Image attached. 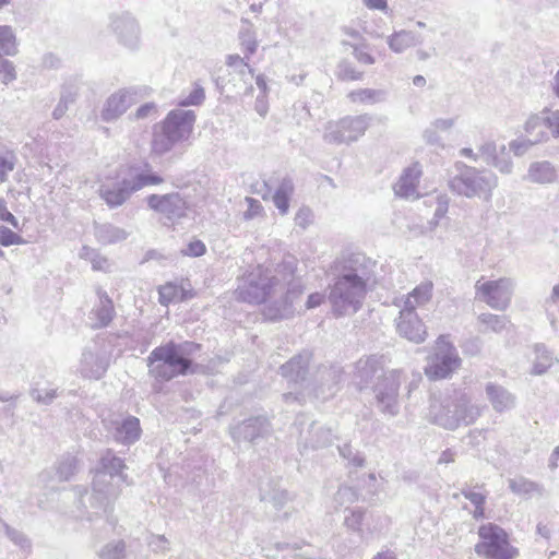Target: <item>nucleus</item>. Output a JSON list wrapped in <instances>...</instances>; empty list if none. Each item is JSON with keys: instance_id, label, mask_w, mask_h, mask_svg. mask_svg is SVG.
I'll list each match as a JSON object with an SVG mask.
<instances>
[{"instance_id": "obj_1", "label": "nucleus", "mask_w": 559, "mask_h": 559, "mask_svg": "<svg viewBox=\"0 0 559 559\" xmlns=\"http://www.w3.org/2000/svg\"><path fill=\"white\" fill-rule=\"evenodd\" d=\"M201 345L191 341H168L155 347L146 358L147 373L158 382H168L177 377L194 374L198 365L193 355Z\"/></svg>"}, {"instance_id": "obj_2", "label": "nucleus", "mask_w": 559, "mask_h": 559, "mask_svg": "<svg viewBox=\"0 0 559 559\" xmlns=\"http://www.w3.org/2000/svg\"><path fill=\"white\" fill-rule=\"evenodd\" d=\"M99 463L100 467L93 479V492L88 498L91 507L94 509L87 515L88 521L93 520V515L107 514L114 510L112 500L118 496V491L109 484L107 477L112 479L115 476H119L121 480H126V476L122 474L126 467L123 460L118 457L112 450H106Z\"/></svg>"}, {"instance_id": "obj_3", "label": "nucleus", "mask_w": 559, "mask_h": 559, "mask_svg": "<svg viewBox=\"0 0 559 559\" xmlns=\"http://www.w3.org/2000/svg\"><path fill=\"white\" fill-rule=\"evenodd\" d=\"M197 115L191 109H173L154 127L152 152L163 156L179 143L187 141L193 132Z\"/></svg>"}, {"instance_id": "obj_4", "label": "nucleus", "mask_w": 559, "mask_h": 559, "mask_svg": "<svg viewBox=\"0 0 559 559\" xmlns=\"http://www.w3.org/2000/svg\"><path fill=\"white\" fill-rule=\"evenodd\" d=\"M475 554L481 559H516L520 550L512 544L509 533L493 523L481 524L477 531Z\"/></svg>"}, {"instance_id": "obj_5", "label": "nucleus", "mask_w": 559, "mask_h": 559, "mask_svg": "<svg viewBox=\"0 0 559 559\" xmlns=\"http://www.w3.org/2000/svg\"><path fill=\"white\" fill-rule=\"evenodd\" d=\"M436 349L431 362L425 368V374L431 381L450 378L462 365V359L448 336L440 335L436 340Z\"/></svg>"}, {"instance_id": "obj_6", "label": "nucleus", "mask_w": 559, "mask_h": 559, "mask_svg": "<svg viewBox=\"0 0 559 559\" xmlns=\"http://www.w3.org/2000/svg\"><path fill=\"white\" fill-rule=\"evenodd\" d=\"M108 27L116 36L117 41L127 49L140 48L141 26L132 13L124 11L110 14Z\"/></svg>"}, {"instance_id": "obj_7", "label": "nucleus", "mask_w": 559, "mask_h": 559, "mask_svg": "<svg viewBox=\"0 0 559 559\" xmlns=\"http://www.w3.org/2000/svg\"><path fill=\"white\" fill-rule=\"evenodd\" d=\"M475 288L476 295L493 309L504 310L510 305L512 284L509 278L501 277L495 281H478Z\"/></svg>"}, {"instance_id": "obj_8", "label": "nucleus", "mask_w": 559, "mask_h": 559, "mask_svg": "<svg viewBox=\"0 0 559 559\" xmlns=\"http://www.w3.org/2000/svg\"><path fill=\"white\" fill-rule=\"evenodd\" d=\"M147 206L162 214L168 221H175L186 215L187 202L178 192L166 194H150L146 198Z\"/></svg>"}, {"instance_id": "obj_9", "label": "nucleus", "mask_w": 559, "mask_h": 559, "mask_svg": "<svg viewBox=\"0 0 559 559\" xmlns=\"http://www.w3.org/2000/svg\"><path fill=\"white\" fill-rule=\"evenodd\" d=\"M126 179L132 194L145 187L158 186L165 181L158 173L154 171L153 166L146 160L129 165L128 177H126Z\"/></svg>"}, {"instance_id": "obj_10", "label": "nucleus", "mask_w": 559, "mask_h": 559, "mask_svg": "<svg viewBox=\"0 0 559 559\" xmlns=\"http://www.w3.org/2000/svg\"><path fill=\"white\" fill-rule=\"evenodd\" d=\"M401 336L414 343H423L428 335L426 325L419 316L412 309H403L397 322Z\"/></svg>"}, {"instance_id": "obj_11", "label": "nucleus", "mask_w": 559, "mask_h": 559, "mask_svg": "<svg viewBox=\"0 0 559 559\" xmlns=\"http://www.w3.org/2000/svg\"><path fill=\"white\" fill-rule=\"evenodd\" d=\"M135 92L131 88H122L111 94L105 102L100 117L106 122H111L122 116L134 102Z\"/></svg>"}, {"instance_id": "obj_12", "label": "nucleus", "mask_w": 559, "mask_h": 559, "mask_svg": "<svg viewBox=\"0 0 559 559\" xmlns=\"http://www.w3.org/2000/svg\"><path fill=\"white\" fill-rule=\"evenodd\" d=\"M453 192L467 198L475 197L481 189V178L476 168L463 165L459 175L450 180Z\"/></svg>"}, {"instance_id": "obj_13", "label": "nucleus", "mask_w": 559, "mask_h": 559, "mask_svg": "<svg viewBox=\"0 0 559 559\" xmlns=\"http://www.w3.org/2000/svg\"><path fill=\"white\" fill-rule=\"evenodd\" d=\"M526 140L524 143H512L511 148L515 154H521L526 146L538 144L548 139V129L544 115L530 117L524 126Z\"/></svg>"}, {"instance_id": "obj_14", "label": "nucleus", "mask_w": 559, "mask_h": 559, "mask_svg": "<svg viewBox=\"0 0 559 559\" xmlns=\"http://www.w3.org/2000/svg\"><path fill=\"white\" fill-rule=\"evenodd\" d=\"M109 366V359L105 354L94 353L85 348L80 360L79 371L84 378L100 379Z\"/></svg>"}, {"instance_id": "obj_15", "label": "nucleus", "mask_w": 559, "mask_h": 559, "mask_svg": "<svg viewBox=\"0 0 559 559\" xmlns=\"http://www.w3.org/2000/svg\"><path fill=\"white\" fill-rule=\"evenodd\" d=\"M366 292L365 282L356 274H346L341 276L331 293L335 299L352 300L356 296H361Z\"/></svg>"}, {"instance_id": "obj_16", "label": "nucleus", "mask_w": 559, "mask_h": 559, "mask_svg": "<svg viewBox=\"0 0 559 559\" xmlns=\"http://www.w3.org/2000/svg\"><path fill=\"white\" fill-rule=\"evenodd\" d=\"M423 170L418 163L406 168L394 185V192L401 198H418L417 188L419 185Z\"/></svg>"}, {"instance_id": "obj_17", "label": "nucleus", "mask_w": 559, "mask_h": 559, "mask_svg": "<svg viewBox=\"0 0 559 559\" xmlns=\"http://www.w3.org/2000/svg\"><path fill=\"white\" fill-rule=\"evenodd\" d=\"M141 433L140 419L128 415L122 420L115 423L112 437L119 443L133 444L140 439Z\"/></svg>"}, {"instance_id": "obj_18", "label": "nucleus", "mask_w": 559, "mask_h": 559, "mask_svg": "<svg viewBox=\"0 0 559 559\" xmlns=\"http://www.w3.org/2000/svg\"><path fill=\"white\" fill-rule=\"evenodd\" d=\"M127 179L114 183H104L99 187V195L109 207L121 206L132 195Z\"/></svg>"}, {"instance_id": "obj_19", "label": "nucleus", "mask_w": 559, "mask_h": 559, "mask_svg": "<svg viewBox=\"0 0 559 559\" xmlns=\"http://www.w3.org/2000/svg\"><path fill=\"white\" fill-rule=\"evenodd\" d=\"M99 304L93 309V313L97 319L94 328L102 329L108 326L115 318L116 311L112 299L102 288H97Z\"/></svg>"}, {"instance_id": "obj_20", "label": "nucleus", "mask_w": 559, "mask_h": 559, "mask_svg": "<svg viewBox=\"0 0 559 559\" xmlns=\"http://www.w3.org/2000/svg\"><path fill=\"white\" fill-rule=\"evenodd\" d=\"M527 177L534 183L549 185L557 180L558 173L549 162H536L531 165Z\"/></svg>"}, {"instance_id": "obj_21", "label": "nucleus", "mask_w": 559, "mask_h": 559, "mask_svg": "<svg viewBox=\"0 0 559 559\" xmlns=\"http://www.w3.org/2000/svg\"><path fill=\"white\" fill-rule=\"evenodd\" d=\"M368 128L364 117H347L337 123V132L348 141H354L365 133Z\"/></svg>"}, {"instance_id": "obj_22", "label": "nucleus", "mask_w": 559, "mask_h": 559, "mask_svg": "<svg viewBox=\"0 0 559 559\" xmlns=\"http://www.w3.org/2000/svg\"><path fill=\"white\" fill-rule=\"evenodd\" d=\"M433 293V284L429 281L417 285L406 297L405 309L415 311L417 307H421L430 301Z\"/></svg>"}, {"instance_id": "obj_23", "label": "nucleus", "mask_w": 559, "mask_h": 559, "mask_svg": "<svg viewBox=\"0 0 559 559\" xmlns=\"http://www.w3.org/2000/svg\"><path fill=\"white\" fill-rule=\"evenodd\" d=\"M95 237L98 242L103 245H110L127 239L128 233L112 224H96L95 225Z\"/></svg>"}, {"instance_id": "obj_24", "label": "nucleus", "mask_w": 559, "mask_h": 559, "mask_svg": "<svg viewBox=\"0 0 559 559\" xmlns=\"http://www.w3.org/2000/svg\"><path fill=\"white\" fill-rule=\"evenodd\" d=\"M0 52L11 57L19 52L17 38L10 25H0Z\"/></svg>"}, {"instance_id": "obj_25", "label": "nucleus", "mask_w": 559, "mask_h": 559, "mask_svg": "<svg viewBox=\"0 0 559 559\" xmlns=\"http://www.w3.org/2000/svg\"><path fill=\"white\" fill-rule=\"evenodd\" d=\"M76 95H78V87L75 85L66 84L62 87L60 100L52 111L53 119L59 120L60 118H62L64 116V114L67 112V110L69 108V105L73 104L75 102Z\"/></svg>"}, {"instance_id": "obj_26", "label": "nucleus", "mask_w": 559, "mask_h": 559, "mask_svg": "<svg viewBox=\"0 0 559 559\" xmlns=\"http://www.w3.org/2000/svg\"><path fill=\"white\" fill-rule=\"evenodd\" d=\"M56 471L60 481H68L79 471V461L70 454L63 455L58 461Z\"/></svg>"}, {"instance_id": "obj_27", "label": "nucleus", "mask_w": 559, "mask_h": 559, "mask_svg": "<svg viewBox=\"0 0 559 559\" xmlns=\"http://www.w3.org/2000/svg\"><path fill=\"white\" fill-rule=\"evenodd\" d=\"M127 552V545L124 540H111L105 544L98 551L97 556L100 559H123Z\"/></svg>"}, {"instance_id": "obj_28", "label": "nucleus", "mask_w": 559, "mask_h": 559, "mask_svg": "<svg viewBox=\"0 0 559 559\" xmlns=\"http://www.w3.org/2000/svg\"><path fill=\"white\" fill-rule=\"evenodd\" d=\"M294 187L290 181H283L273 195V202L282 214H286L289 207V197Z\"/></svg>"}, {"instance_id": "obj_29", "label": "nucleus", "mask_w": 559, "mask_h": 559, "mask_svg": "<svg viewBox=\"0 0 559 559\" xmlns=\"http://www.w3.org/2000/svg\"><path fill=\"white\" fill-rule=\"evenodd\" d=\"M17 163L16 154L11 150L0 148V183L9 179V173L13 171Z\"/></svg>"}, {"instance_id": "obj_30", "label": "nucleus", "mask_w": 559, "mask_h": 559, "mask_svg": "<svg viewBox=\"0 0 559 559\" xmlns=\"http://www.w3.org/2000/svg\"><path fill=\"white\" fill-rule=\"evenodd\" d=\"M4 532L8 538L16 546H19L21 549H29L32 546V543L29 538L21 531L15 530L8 525L7 523H3Z\"/></svg>"}, {"instance_id": "obj_31", "label": "nucleus", "mask_w": 559, "mask_h": 559, "mask_svg": "<svg viewBox=\"0 0 559 559\" xmlns=\"http://www.w3.org/2000/svg\"><path fill=\"white\" fill-rule=\"evenodd\" d=\"M412 44V37L406 32L394 33L390 39L389 45L395 52H402Z\"/></svg>"}, {"instance_id": "obj_32", "label": "nucleus", "mask_w": 559, "mask_h": 559, "mask_svg": "<svg viewBox=\"0 0 559 559\" xmlns=\"http://www.w3.org/2000/svg\"><path fill=\"white\" fill-rule=\"evenodd\" d=\"M0 75H1V82L4 85H8L11 82L16 80V71H15L14 63L12 61L3 58L1 52H0Z\"/></svg>"}, {"instance_id": "obj_33", "label": "nucleus", "mask_w": 559, "mask_h": 559, "mask_svg": "<svg viewBox=\"0 0 559 559\" xmlns=\"http://www.w3.org/2000/svg\"><path fill=\"white\" fill-rule=\"evenodd\" d=\"M17 394H11L9 392H0V417L4 416H13L15 402L17 400Z\"/></svg>"}, {"instance_id": "obj_34", "label": "nucleus", "mask_w": 559, "mask_h": 559, "mask_svg": "<svg viewBox=\"0 0 559 559\" xmlns=\"http://www.w3.org/2000/svg\"><path fill=\"white\" fill-rule=\"evenodd\" d=\"M377 91L370 88H360L348 94L349 99L357 104H369L377 99Z\"/></svg>"}, {"instance_id": "obj_35", "label": "nucleus", "mask_w": 559, "mask_h": 559, "mask_svg": "<svg viewBox=\"0 0 559 559\" xmlns=\"http://www.w3.org/2000/svg\"><path fill=\"white\" fill-rule=\"evenodd\" d=\"M479 320L487 331L499 332L506 326L504 318L497 314H483Z\"/></svg>"}, {"instance_id": "obj_36", "label": "nucleus", "mask_w": 559, "mask_h": 559, "mask_svg": "<svg viewBox=\"0 0 559 559\" xmlns=\"http://www.w3.org/2000/svg\"><path fill=\"white\" fill-rule=\"evenodd\" d=\"M29 395L32 396V399L35 402H37L39 404L49 405L57 397V390L56 389L40 390V389L34 388L29 391Z\"/></svg>"}, {"instance_id": "obj_37", "label": "nucleus", "mask_w": 559, "mask_h": 559, "mask_svg": "<svg viewBox=\"0 0 559 559\" xmlns=\"http://www.w3.org/2000/svg\"><path fill=\"white\" fill-rule=\"evenodd\" d=\"M26 241L16 233L5 226H0V245L9 247L12 245H23Z\"/></svg>"}, {"instance_id": "obj_38", "label": "nucleus", "mask_w": 559, "mask_h": 559, "mask_svg": "<svg viewBox=\"0 0 559 559\" xmlns=\"http://www.w3.org/2000/svg\"><path fill=\"white\" fill-rule=\"evenodd\" d=\"M543 115L546 120L548 133L559 138V110L545 109Z\"/></svg>"}, {"instance_id": "obj_39", "label": "nucleus", "mask_w": 559, "mask_h": 559, "mask_svg": "<svg viewBox=\"0 0 559 559\" xmlns=\"http://www.w3.org/2000/svg\"><path fill=\"white\" fill-rule=\"evenodd\" d=\"M362 75L364 73L361 71H356L347 61L338 66V78L343 81H358L362 79Z\"/></svg>"}, {"instance_id": "obj_40", "label": "nucleus", "mask_w": 559, "mask_h": 559, "mask_svg": "<svg viewBox=\"0 0 559 559\" xmlns=\"http://www.w3.org/2000/svg\"><path fill=\"white\" fill-rule=\"evenodd\" d=\"M205 98L204 88L198 84H195L194 88L190 92V94L180 100L181 106H199L203 103Z\"/></svg>"}, {"instance_id": "obj_41", "label": "nucleus", "mask_w": 559, "mask_h": 559, "mask_svg": "<svg viewBox=\"0 0 559 559\" xmlns=\"http://www.w3.org/2000/svg\"><path fill=\"white\" fill-rule=\"evenodd\" d=\"M180 252L182 255L198 258L206 252V247L201 240H193L186 248L181 249Z\"/></svg>"}, {"instance_id": "obj_42", "label": "nucleus", "mask_w": 559, "mask_h": 559, "mask_svg": "<svg viewBox=\"0 0 559 559\" xmlns=\"http://www.w3.org/2000/svg\"><path fill=\"white\" fill-rule=\"evenodd\" d=\"M177 287L173 284H166L159 289V302L164 306L170 304L176 296Z\"/></svg>"}, {"instance_id": "obj_43", "label": "nucleus", "mask_w": 559, "mask_h": 559, "mask_svg": "<svg viewBox=\"0 0 559 559\" xmlns=\"http://www.w3.org/2000/svg\"><path fill=\"white\" fill-rule=\"evenodd\" d=\"M226 64L231 68L235 72H238L239 80L242 81V70L245 68V59L239 55H228Z\"/></svg>"}, {"instance_id": "obj_44", "label": "nucleus", "mask_w": 559, "mask_h": 559, "mask_svg": "<svg viewBox=\"0 0 559 559\" xmlns=\"http://www.w3.org/2000/svg\"><path fill=\"white\" fill-rule=\"evenodd\" d=\"M0 219L10 224L12 227L19 229V221L16 217L8 210L7 203L3 199H0Z\"/></svg>"}, {"instance_id": "obj_45", "label": "nucleus", "mask_w": 559, "mask_h": 559, "mask_svg": "<svg viewBox=\"0 0 559 559\" xmlns=\"http://www.w3.org/2000/svg\"><path fill=\"white\" fill-rule=\"evenodd\" d=\"M354 57L358 62L362 64L369 66L374 63V58L371 56V53L359 46L354 47Z\"/></svg>"}, {"instance_id": "obj_46", "label": "nucleus", "mask_w": 559, "mask_h": 559, "mask_svg": "<svg viewBox=\"0 0 559 559\" xmlns=\"http://www.w3.org/2000/svg\"><path fill=\"white\" fill-rule=\"evenodd\" d=\"M157 111V107L154 103H145L143 105H141L135 114H134V117L136 119H145L147 117H150L152 114H155Z\"/></svg>"}, {"instance_id": "obj_47", "label": "nucleus", "mask_w": 559, "mask_h": 559, "mask_svg": "<svg viewBox=\"0 0 559 559\" xmlns=\"http://www.w3.org/2000/svg\"><path fill=\"white\" fill-rule=\"evenodd\" d=\"M168 540L164 535L154 536V538L150 542V546L154 551L165 552L168 550Z\"/></svg>"}, {"instance_id": "obj_48", "label": "nucleus", "mask_w": 559, "mask_h": 559, "mask_svg": "<svg viewBox=\"0 0 559 559\" xmlns=\"http://www.w3.org/2000/svg\"><path fill=\"white\" fill-rule=\"evenodd\" d=\"M229 433L235 442L240 443L245 438V429L242 428V423L238 421L237 424L230 425Z\"/></svg>"}, {"instance_id": "obj_49", "label": "nucleus", "mask_w": 559, "mask_h": 559, "mask_svg": "<svg viewBox=\"0 0 559 559\" xmlns=\"http://www.w3.org/2000/svg\"><path fill=\"white\" fill-rule=\"evenodd\" d=\"M463 496L468 499L475 507L478 504H485L486 502V496L481 492L465 490L463 491Z\"/></svg>"}, {"instance_id": "obj_50", "label": "nucleus", "mask_w": 559, "mask_h": 559, "mask_svg": "<svg viewBox=\"0 0 559 559\" xmlns=\"http://www.w3.org/2000/svg\"><path fill=\"white\" fill-rule=\"evenodd\" d=\"M61 64V60L52 52H48L43 57V66L47 69H57Z\"/></svg>"}, {"instance_id": "obj_51", "label": "nucleus", "mask_w": 559, "mask_h": 559, "mask_svg": "<svg viewBox=\"0 0 559 559\" xmlns=\"http://www.w3.org/2000/svg\"><path fill=\"white\" fill-rule=\"evenodd\" d=\"M274 281L272 278L265 277L260 282L251 283L252 289H258L259 287L263 290V295H266L269 290L273 287Z\"/></svg>"}, {"instance_id": "obj_52", "label": "nucleus", "mask_w": 559, "mask_h": 559, "mask_svg": "<svg viewBox=\"0 0 559 559\" xmlns=\"http://www.w3.org/2000/svg\"><path fill=\"white\" fill-rule=\"evenodd\" d=\"M324 301V295L320 293H313L308 297L307 308L312 309L320 306Z\"/></svg>"}, {"instance_id": "obj_53", "label": "nucleus", "mask_w": 559, "mask_h": 559, "mask_svg": "<svg viewBox=\"0 0 559 559\" xmlns=\"http://www.w3.org/2000/svg\"><path fill=\"white\" fill-rule=\"evenodd\" d=\"M91 263L94 270H103L107 263L106 258L99 255L97 252L91 258Z\"/></svg>"}, {"instance_id": "obj_54", "label": "nucleus", "mask_w": 559, "mask_h": 559, "mask_svg": "<svg viewBox=\"0 0 559 559\" xmlns=\"http://www.w3.org/2000/svg\"><path fill=\"white\" fill-rule=\"evenodd\" d=\"M364 2L371 10L386 9V0H364Z\"/></svg>"}, {"instance_id": "obj_55", "label": "nucleus", "mask_w": 559, "mask_h": 559, "mask_svg": "<svg viewBox=\"0 0 559 559\" xmlns=\"http://www.w3.org/2000/svg\"><path fill=\"white\" fill-rule=\"evenodd\" d=\"M448 204H449V202H448V199H447V198H443V197H442V198H440V200H439V207H438V210H437V215H438L439 217L444 216V214H445V213H447V211H448Z\"/></svg>"}, {"instance_id": "obj_56", "label": "nucleus", "mask_w": 559, "mask_h": 559, "mask_svg": "<svg viewBox=\"0 0 559 559\" xmlns=\"http://www.w3.org/2000/svg\"><path fill=\"white\" fill-rule=\"evenodd\" d=\"M486 516L485 504H478L473 511V518L475 520H481Z\"/></svg>"}, {"instance_id": "obj_57", "label": "nucleus", "mask_w": 559, "mask_h": 559, "mask_svg": "<svg viewBox=\"0 0 559 559\" xmlns=\"http://www.w3.org/2000/svg\"><path fill=\"white\" fill-rule=\"evenodd\" d=\"M257 84H258V86L260 88V92H261L262 96L265 97L266 96V90H267L265 80L263 78L258 76L257 78Z\"/></svg>"}, {"instance_id": "obj_58", "label": "nucleus", "mask_w": 559, "mask_h": 559, "mask_svg": "<svg viewBox=\"0 0 559 559\" xmlns=\"http://www.w3.org/2000/svg\"><path fill=\"white\" fill-rule=\"evenodd\" d=\"M95 253H96V252H95V250H93V249H91V248H88V247H83V249H82V254H81V255L91 260V258H92Z\"/></svg>"}, {"instance_id": "obj_59", "label": "nucleus", "mask_w": 559, "mask_h": 559, "mask_svg": "<svg viewBox=\"0 0 559 559\" xmlns=\"http://www.w3.org/2000/svg\"><path fill=\"white\" fill-rule=\"evenodd\" d=\"M266 108H267V106H266V102H265V99L263 98V99L259 100V103H258V105H257V110H258L261 115H263V114H265V112H266Z\"/></svg>"}, {"instance_id": "obj_60", "label": "nucleus", "mask_w": 559, "mask_h": 559, "mask_svg": "<svg viewBox=\"0 0 559 559\" xmlns=\"http://www.w3.org/2000/svg\"><path fill=\"white\" fill-rule=\"evenodd\" d=\"M413 83L416 86H424L426 84V80H425V78L423 75H416L413 79Z\"/></svg>"}, {"instance_id": "obj_61", "label": "nucleus", "mask_w": 559, "mask_h": 559, "mask_svg": "<svg viewBox=\"0 0 559 559\" xmlns=\"http://www.w3.org/2000/svg\"><path fill=\"white\" fill-rule=\"evenodd\" d=\"M373 559H396V558L389 552H379L377 556H374Z\"/></svg>"}, {"instance_id": "obj_62", "label": "nucleus", "mask_w": 559, "mask_h": 559, "mask_svg": "<svg viewBox=\"0 0 559 559\" xmlns=\"http://www.w3.org/2000/svg\"><path fill=\"white\" fill-rule=\"evenodd\" d=\"M193 297V293L190 290L181 289V300H188Z\"/></svg>"}, {"instance_id": "obj_63", "label": "nucleus", "mask_w": 559, "mask_h": 559, "mask_svg": "<svg viewBox=\"0 0 559 559\" xmlns=\"http://www.w3.org/2000/svg\"><path fill=\"white\" fill-rule=\"evenodd\" d=\"M462 155L466 156V157H471V158H474V154H473V150L472 148H463L462 150Z\"/></svg>"}, {"instance_id": "obj_64", "label": "nucleus", "mask_w": 559, "mask_h": 559, "mask_svg": "<svg viewBox=\"0 0 559 559\" xmlns=\"http://www.w3.org/2000/svg\"><path fill=\"white\" fill-rule=\"evenodd\" d=\"M555 92H556L557 96L559 97V72L557 73L556 79H555Z\"/></svg>"}]
</instances>
